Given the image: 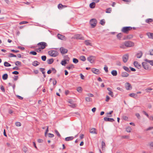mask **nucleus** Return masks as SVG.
<instances>
[{"instance_id": "obj_1", "label": "nucleus", "mask_w": 153, "mask_h": 153, "mask_svg": "<svg viewBox=\"0 0 153 153\" xmlns=\"http://www.w3.org/2000/svg\"><path fill=\"white\" fill-rule=\"evenodd\" d=\"M132 29V27L130 26L123 27L121 30V31L122 32L128 34L129 31L131 30Z\"/></svg>"}, {"instance_id": "obj_2", "label": "nucleus", "mask_w": 153, "mask_h": 153, "mask_svg": "<svg viewBox=\"0 0 153 153\" xmlns=\"http://www.w3.org/2000/svg\"><path fill=\"white\" fill-rule=\"evenodd\" d=\"M37 45L38 46H40V47H39L40 49H45L46 47L48 46V44L45 42H41L38 43Z\"/></svg>"}, {"instance_id": "obj_3", "label": "nucleus", "mask_w": 153, "mask_h": 153, "mask_svg": "<svg viewBox=\"0 0 153 153\" xmlns=\"http://www.w3.org/2000/svg\"><path fill=\"white\" fill-rule=\"evenodd\" d=\"M90 23L91 26V27L92 28H94L96 26L97 21L96 19H93L90 20Z\"/></svg>"}, {"instance_id": "obj_4", "label": "nucleus", "mask_w": 153, "mask_h": 153, "mask_svg": "<svg viewBox=\"0 0 153 153\" xmlns=\"http://www.w3.org/2000/svg\"><path fill=\"white\" fill-rule=\"evenodd\" d=\"M48 53L51 56L53 57L56 56L59 54L58 52L55 51H50L48 52Z\"/></svg>"}, {"instance_id": "obj_5", "label": "nucleus", "mask_w": 153, "mask_h": 153, "mask_svg": "<svg viewBox=\"0 0 153 153\" xmlns=\"http://www.w3.org/2000/svg\"><path fill=\"white\" fill-rule=\"evenodd\" d=\"M124 45L126 47H130L134 46V43L131 41H127L125 42Z\"/></svg>"}, {"instance_id": "obj_6", "label": "nucleus", "mask_w": 153, "mask_h": 153, "mask_svg": "<svg viewBox=\"0 0 153 153\" xmlns=\"http://www.w3.org/2000/svg\"><path fill=\"white\" fill-rule=\"evenodd\" d=\"M74 38L78 39L84 40V38L82 35L80 34H77L75 35L74 36Z\"/></svg>"}, {"instance_id": "obj_7", "label": "nucleus", "mask_w": 153, "mask_h": 153, "mask_svg": "<svg viewBox=\"0 0 153 153\" xmlns=\"http://www.w3.org/2000/svg\"><path fill=\"white\" fill-rule=\"evenodd\" d=\"M125 87L126 89L127 90H130L132 89L131 85L128 82H126L125 83Z\"/></svg>"}, {"instance_id": "obj_8", "label": "nucleus", "mask_w": 153, "mask_h": 153, "mask_svg": "<svg viewBox=\"0 0 153 153\" xmlns=\"http://www.w3.org/2000/svg\"><path fill=\"white\" fill-rule=\"evenodd\" d=\"M61 53L62 54H64L65 53H67L68 52V50L67 49L64 48L63 47H62L60 48V49Z\"/></svg>"}, {"instance_id": "obj_9", "label": "nucleus", "mask_w": 153, "mask_h": 153, "mask_svg": "<svg viewBox=\"0 0 153 153\" xmlns=\"http://www.w3.org/2000/svg\"><path fill=\"white\" fill-rule=\"evenodd\" d=\"M57 37L59 39L65 40H66V38L65 37V36H64L61 35L60 34H58Z\"/></svg>"}, {"instance_id": "obj_10", "label": "nucleus", "mask_w": 153, "mask_h": 153, "mask_svg": "<svg viewBox=\"0 0 153 153\" xmlns=\"http://www.w3.org/2000/svg\"><path fill=\"white\" fill-rule=\"evenodd\" d=\"M128 58V54H126L123 56V61L124 62H126Z\"/></svg>"}, {"instance_id": "obj_11", "label": "nucleus", "mask_w": 153, "mask_h": 153, "mask_svg": "<svg viewBox=\"0 0 153 153\" xmlns=\"http://www.w3.org/2000/svg\"><path fill=\"white\" fill-rule=\"evenodd\" d=\"M94 57L93 56H90L88 57L87 58V59L91 63H93L94 61Z\"/></svg>"}, {"instance_id": "obj_12", "label": "nucleus", "mask_w": 153, "mask_h": 153, "mask_svg": "<svg viewBox=\"0 0 153 153\" xmlns=\"http://www.w3.org/2000/svg\"><path fill=\"white\" fill-rule=\"evenodd\" d=\"M142 65L143 68L146 70H148L149 69V65L147 63L145 62H143Z\"/></svg>"}, {"instance_id": "obj_13", "label": "nucleus", "mask_w": 153, "mask_h": 153, "mask_svg": "<svg viewBox=\"0 0 153 153\" xmlns=\"http://www.w3.org/2000/svg\"><path fill=\"white\" fill-rule=\"evenodd\" d=\"M91 70L93 73L97 74H99L100 72L99 70L95 68H92Z\"/></svg>"}, {"instance_id": "obj_14", "label": "nucleus", "mask_w": 153, "mask_h": 153, "mask_svg": "<svg viewBox=\"0 0 153 153\" xmlns=\"http://www.w3.org/2000/svg\"><path fill=\"white\" fill-rule=\"evenodd\" d=\"M104 120L105 121H108L111 122H112L114 121V120L113 118H109L107 117H104Z\"/></svg>"}, {"instance_id": "obj_15", "label": "nucleus", "mask_w": 153, "mask_h": 153, "mask_svg": "<svg viewBox=\"0 0 153 153\" xmlns=\"http://www.w3.org/2000/svg\"><path fill=\"white\" fill-rule=\"evenodd\" d=\"M134 64L136 67L139 69H140L141 68V65H140L137 61L134 62Z\"/></svg>"}, {"instance_id": "obj_16", "label": "nucleus", "mask_w": 153, "mask_h": 153, "mask_svg": "<svg viewBox=\"0 0 153 153\" xmlns=\"http://www.w3.org/2000/svg\"><path fill=\"white\" fill-rule=\"evenodd\" d=\"M96 129L94 128H92L90 131V132L92 134H97V132L96 131Z\"/></svg>"}, {"instance_id": "obj_17", "label": "nucleus", "mask_w": 153, "mask_h": 153, "mask_svg": "<svg viewBox=\"0 0 153 153\" xmlns=\"http://www.w3.org/2000/svg\"><path fill=\"white\" fill-rule=\"evenodd\" d=\"M107 89L108 91H109L108 93V94L113 97L114 96V95L113 92L111 91V89L109 88H107Z\"/></svg>"}, {"instance_id": "obj_18", "label": "nucleus", "mask_w": 153, "mask_h": 153, "mask_svg": "<svg viewBox=\"0 0 153 153\" xmlns=\"http://www.w3.org/2000/svg\"><path fill=\"white\" fill-rule=\"evenodd\" d=\"M121 76L123 77H126L129 76V74L126 72H123L121 74Z\"/></svg>"}, {"instance_id": "obj_19", "label": "nucleus", "mask_w": 153, "mask_h": 153, "mask_svg": "<svg viewBox=\"0 0 153 153\" xmlns=\"http://www.w3.org/2000/svg\"><path fill=\"white\" fill-rule=\"evenodd\" d=\"M142 55L143 53L142 52L140 51L136 54V56L137 58H140L142 57Z\"/></svg>"}, {"instance_id": "obj_20", "label": "nucleus", "mask_w": 153, "mask_h": 153, "mask_svg": "<svg viewBox=\"0 0 153 153\" xmlns=\"http://www.w3.org/2000/svg\"><path fill=\"white\" fill-rule=\"evenodd\" d=\"M133 37V35L131 34H130L129 35H128L127 36L125 37L124 38V40L125 39H130L131 38H132Z\"/></svg>"}, {"instance_id": "obj_21", "label": "nucleus", "mask_w": 153, "mask_h": 153, "mask_svg": "<svg viewBox=\"0 0 153 153\" xmlns=\"http://www.w3.org/2000/svg\"><path fill=\"white\" fill-rule=\"evenodd\" d=\"M74 138L72 136L66 137L65 138V140L66 141H69L72 140Z\"/></svg>"}, {"instance_id": "obj_22", "label": "nucleus", "mask_w": 153, "mask_h": 153, "mask_svg": "<svg viewBox=\"0 0 153 153\" xmlns=\"http://www.w3.org/2000/svg\"><path fill=\"white\" fill-rule=\"evenodd\" d=\"M40 63L37 61H35L32 63V65L34 66H36L39 65Z\"/></svg>"}, {"instance_id": "obj_23", "label": "nucleus", "mask_w": 153, "mask_h": 153, "mask_svg": "<svg viewBox=\"0 0 153 153\" xmlns=\"http://www.w3.org/2000/svg\"><path fill=\"white\" fill-rule=\"evenodd\" d=\"M111 74L113 76H116L117 75V72L116 70H113L111 72Z\"/></svg>"}, {"instance_id": "obj_24", "label": "nucleus", "mask_w": 153, "mask_h": 153, "mask_svg": "<svg viewBox=\"0 0 153 153\" xmlns=\"http://www.w3.org/2000/svg\"><path fill=\"white\" fill-rule=\"evenodd\" d=\"M95 2H93L90 4L89 5L90 7L91 8H94L95 7Z\"/></svg>"}, {"instance_id": "obj_25", "label": "nucleus", "mask_w": 153, "mask_h": 153, "mask_svg": "<svg viewBox=\"0 0 153 153\" xmlns=\"http://www.w3.org/2000/svg\"><path fill=\"white\" fill-rule=\"evenodd\" d=\"M74 68V66L73 64H71L69 66L66 67V68L68 70H70L71 69H73Z\"/></svg>"}, {"instance_id": "obj_26", "label": "nucleus", "mask_w": 153, "mask_h": 153, "mask_svg": "<svg viewBox=\"0 0 153 153\" xmlns=\"http://www.w3.org/2000/svg\"><path fill=\"white\" fill-rule=\"evenodd\" d=\"M8 75L7 74H5L3 75L2 76V79L5 80L7 79L8 78Z\"/></svg>"}, {"instance_id": "obj_27", "label": "nucleus", "mask_w": 153, "mask_h": 153, "mask_svg": "<svg viewBox=\"0 0 153 153\" xmlns=\"http://www.w3.org/2000/svg\"><path fill=\"white\" fill-rule=\"evenodd\" d=\"M54 60L53 59H51L47 60V62L48 64H51L53 62Z\"/></svg>"}, {"instance_id": "obj_28", "label": "nucleus", "mask_w": 153, "mask_h": 153, "mask_svg": "<svg viewBox=\"0 0 153 153\" xmlns=\"http://www.w3.org/2000/svg\"><path fill=\"white\" fill-rule=\"evenodd\" d=\"M129 96L134 98H136L137 97V95L136 94L134 93H131L129 94Z\"/></svg>"}, {"instance_id": "obj_29", "label": "nucleus", "mask_w": 153, "mask_h": 153, "mask_svg": "<svg viewBox=\"0 0 153 153\" xmlns=\"http://www.w3.org/2000/svg\"><path fill=\"white\" fill-rule=\"evenodd\" d=\"M122 34L121 33H119L117 35V37L118 39L120 40L122 37Z\"/></svg>"}, {"instance_id": "obj_30", "label": "nucleus", "mask_w": 153, "mask_h": 153, "mask_svg": "<svg viewBox=\"0 0 153 153\" xmlns=\"http://www.w3.org/2000/svg\"><path fill=\"white\" fill-rule=\"evenodd\" d=\"M123 68L126 71L128 72H131V71L128 67L125 66H123Z\"/></svg>"}, {"instance_id": "obj_31", "label": "nucleus", "mask_w": 153, "mask_h": 153, "mask_svg": "<svg viewBox=\"0 0 153 153\" xmlns=\"http://www.w3.org/2000/svg\"><path fill=\"white\" fill-rule=\"evenodd\" d=\"M153 19H148L146 20L145 22L148 23H149L150 22L153 21Z\"/></svg>"}, {"instance_id": "obj_32", "label": "nucleus", "mask_w": 153, "mask_h": 153, "mask_svg": "<svg viewBox=\"0 0 153 153\" xmlns=\"http://www.w3.org/2000/svg\"><path fill=\"white\" fill-rule=\"evenodd\" d=\"M147 34L149 38L153 39V33H149Z\"/></svg>"}, {"instance_id": "obj_33", "label": "nucleus", "mask_w": 153, "mask_h": 153, "mask_svg": "<svg viewBox=\"0 0 153 153\" xmlns=\"http://www.w3.org/2000/svg\"><path fill=\"white\" fill-rule=\"evenodd\" d=\"M85 44L87 45H91V44L89 40H85Z\"/></svg>"}, {"instance_id": "obj_34", "label": "nucleus", "mask_w": 153, "mask_h": 153, "mask_svg": "<svg viewBox=\"0 0 153 153\" xmlns=\"http://www.w3.org/2000/svg\"><path fill=\"white\" fill-rule=\"evenodd\" d=\"M64 60L67 61L69 62V58L67 55L65 56H64Z\"/></svg>"}, {"instance_id": "obj_35", "label": "nucleus", "mask_w": 153, "mask_h": 153, "mask_svg": "<svg viewBox=\"0 0 153 153\" xmlns=\"http://www.w3.org/2000/svg\"><path fill=\"white\" fill-rule=\"evenodd\" d=\"M4 65L5 67H10L11 65L7 62H5L4 63Z\"/></svg>"}, {"instance_id": "obj_36", "label": "nucleus", "mask_w": 153, "mask_h": 153, "mask_svg": "<svg viewBox=\"0 0 153 153\" xmlns=\"http://www.w3.org/2000/svg\"><path fill=\"white\" fill-rule=\"evenodd\" d=\"M80 59L83 61H85L86 60V58L85 56H81L80 57Z\"/></svg>"}, {"instance_id": "obj_37", "label": "nucleus", "mask_w": 153, "mask_h": 153, "mask_svg": "<svg viewBox=\"0 0 153 153\" xmlns=\"http://www.w3.org/2000/svg\"><path fill=\"white\" fill-rule=\"evenodd\" d=\"M111 11V8H108L106 9V12L107 13H110Z\"/></svg>"}, {"instance_id": "obj_38", "label": "nucleus", "mask_w": 153, "mask_h": 153, "mask_svg": "<svg viewBox=\"0 0 153 153\" xmlns=\"http://www.w3.org/2000/svg\"><path fill=\"white\" fill-rule=\"evenodd\" d=\"M85 100L86 101L88 102H90L92 101V99L91 98H90L89 97H86L85 98Z\"/></svg>"}, {"instance_id": "obj_39", "label": "nucleus", "mask_w": 153, "mask_h": 153, "mask_svg": "<svg viewBox=\"0 0 153 153\" xmlns=\"http://www.w3.org/2000/svg\"><path fill=\"white\" fill-rule=\"evenodd\" d=\"M105 23V21L104 19H102L101 20L100 22V23L102 25H104Z\"/></svg>"}, {"instance_id": "obj_40", "label": "nucleus", "mask_w": 153, "mask_h": 153, "mask_svg": "<svg viewBox=\"0 0 153 153\" xmlns=\"http://www.w3.org/2000/svg\"><path fill=\"white\" fill-rule=\"evenodd\" d=\"M82 90V89L81 87H79L78 88H77V91L79 93L81 92Z\"/></svg>"}, {"instance_id": "obj_41", "label": "nucleus", "mask_w": 153, "mask_h": 153, "mask_svg": "<svg viewBox=\"0 0 153 153\" xmlns=\"http://www.w3.org/2000/svg\"><path fill=\"white\" fill-rule=\"evenodd\" d=\"M15 65L17 66H20L21 65V62H20L17 61L16 62Z\"/></svg>"}, {"instance_id": "obj_42", "label": "nucleus", "mask_w": 153, "mask_h": 153, "mask_svg": "<svg viewBox=\"0 0 153 153\" xmlns=\"http://www.w3.org/2000/svg\"><path fill=\"white\" fill-rule=\"evenodd\" d=\"M131 128L130 127H128L126 128V131L128 132H131Z\"/></svg>"}, {"instance_id": "obj_43", "label": "nucleus", "mask_w": 153, "mask_h": 153, "mask_svg": "<svg viewBox=\"0 0 153 153\" xmlns=\"http://www.w3.org/2000/svg\"><path fill=\"white\" fill-rule=\"evenodd\" d=\"M67 61L64 60L62 61L61 62V64L62 65H65L67 64Z\"/></svg>"}, {"instance_id": "obj_44", "label": "nucleus", "mask_w": 153, "mask_h": 153, "mask_svg": "<svg viewBox=\"0 0 153 153\" xmlns=\"http://www.w3.org/2000/svg\"><path fill=\"white\" fill-rule=\"evenodd\" d=\"M29 53L33 55H36L37 54V53L36 51H30Z\"/></svg>"}, {"instance_id": "obj_45", "label": "nucleus", "mask_w": 153, "mask_h": 153, "mask_svg": "<svg viewBox=\"0 0 153 153\" xmlns=\"http://www.w3.org/2000/svg\"><path fill=\"white\" fill-rule=\"evenodd\" d=\"M73 61L74 63L76 64L78 62V60L76 58H74Z\"/></svg>"}, {"instance_id": "obj_46", "label": "nucleus", "mask_w": 153, "mask_h": 153, "mask_svg": "<svg viewBox=\"0 0 153 153\" xmlns=\"http://www.w3.org/2000/svg\"><path fill=\"white\" fill-rule=\"evenodd\" d=\"M40 71L42 72L43 74H45V72L44 71L45 69L44 68H40L39 69Z\"/></svg>"}, {"instance_id": "obj_47", "label": "nucleus", "mask_w": 153, "mask_h": 153, "mask_svg": "<svg viewBox=\"0 0 153 153\" xmlns=\"http://www.w3.org/2000/svg\"><path fill=\"white\" fill-rule=\"evenodd\" d=\"M55 132L56 134L57 135L58 137H60L61 136L60 134H59V132L57 130H55Z\"/></svg>"}, {"instance_id": "obj_48", "label": "nucleus", "mask_w": 153, "mask_h": 153, "mask_svg": "<svg viewBox=\"0 0 153 153\" xmlns=\"http://www.w3.org/2000/svg\"><path fill=\"white\" fill-rule=\"evenodd\" d=\"M101 145L102 149H103V148H105V143L103 141L102 142Z\"/></svg>"}, {"instance_id": "obj_49", "label": "nucleus", "mask_w": 153, "mask_h": 153, "mask_svg": "<svg viewBox=\"0 0 153 153\" xmlns=\"http://www.w3.org/2000/svg\"><path fill=\"white\" fill-rule=\"evenodd\" d=\"M8 56L10 57H16V56L13 53H10Z\"/></svg>"}, {"instance_id": "obj_50", "label": "nucleus", "mask_w": 153, "mask_h": 153, "mask_svg": "<svg viewBox=\"0 0 153 153\" xmlns=\"http://www.w3.org/2000/svg\"><path fill=\"white\" fill-rule=\"evenodd\" d=\"M41 58L43 61H45L46 59V57L45 56H43L41 57Z\"/></svg>"}, {"instance_id": "obj_51", "label": "nucleus", "mask_w": 153, "mask_h": 153, "mask_svg": "<svg viewBox=\"0 0 153 153\" xmlns=\"http://www.w3.org/2000/svg\"><path fill=\"white\" fill-rule=\"evenodd\" d=\"M63 7V5L61 4H59L58 6V7L59 9H62Z\"/></svg>"}, {"instance_id": "obj_52", "label": "nucleus", "mask_w": 153, "mask_h": 153, "mask_svg": "<svg viewBox=\"0 0 153 153\" xmlns=\"http://www.w3.org/2000/svg\"><path fill=\"white\" fill-rule=\"evenodd\" d=\"M16 125L17 126H21V123L19 122H16Z\"/></svg>"}, {"instance_id": "obj_53", "label": "nucleus", "mask_w": 153, "mask_h": 153, "mask_svg": "<svg viewBox=\"0 0 153 153\" xmlns=\"http://www.w3.org/2000/svg\"><path fill=\"white\" fill-rule=\"evenodd\" d=\"M142 112L144 114L148 117H149L148 114L144 111H143Z\"/></svg>"}, {"instance_id": "obj_54", "label": "nucleus", "mask_w": 153, "mask_h": 153, "mask_svg": "<svg viewBox=\"0 0 153 153\" xmlns=\"http://www.w3.org/2000/svg\"><path fill=\"white\" fill-rule=\"evenodd\" d=\"M110 99V97L108 95L106 96V99L105 100V101L106 102H108L109 101V100Z\"/></svg>"}, {"instance_id": "obj_55", "label": "nucleus", "mask_w": 153, "mask_h": 153, "mask_svg": "<svg viewBox=\"0 0 153 153\" xmlns=\"http://www.w3.org/2000/svg\"><path fill=\"white\" fill-rule=\"evenodd\" d=\"M87 95L88 97H94V95L92 94H87Z\"/></svg>"}, {"instance_id": "obj_56", "label": "nucleus", "mask_w": 153, "mask_h": 153, "mask_svg": "<svg viewBox=\"0 0 153 153\" xmlns=\"http://www.w3.org/2000/svg\"><path fill=\"white\" fill-rule=\"evenodd\" d=\"M135 115L138 118V119H140V115L139 114V113H136L135 114Z\"/></svg>"}, {"instance_id": "obj_57", "label": "nucleus", "mask_w": 153, "mask_h": 153, "mask_svg": "<svg viewBox=\"0 0 153 153\" xmlns=\"http://www.w3.org/2000/svg\"><path fill=\"white\" fill-rule=\"evenodd\" d=\"M28 22L27 21H23L21 22H20L19 24L20 25H22V24H25L27 23Z\"/></svg>"}, {"instance_id": "obj_58", "label": "nucleus", "mask_w": 153, "mask_h": 153, "mask_svg": "<svg viewBox=\"0 0 153 153\" xmlns=\"http://www.w3.org/2000/svg\"><path fill=\"white\" fill-rule=\"evenodd\" d=\"M69 106L71 107H72V108H74L75 107V106H76V104L72 103L71 105H69Z\"/></svg>"}, {"instance_id": "obj_59", "label": "nucleus", "mask_w": 153, "mask_h": 153, "mask_svg": "<svg viewBox=\"0 0 153 153\" xmlns=\"http://www.w3.org/2000/svg\"><path fill=\"white\" fill-rule=\"evenodd\" d=\"M153 129V127H150L146 129V131L150 130Z\"/></svg>"}, {"instance_id": "obj_60", "label": "nucleus", "mask_w": 153, "mask_h": 153, "mask_svg": "<svg viewBox=\"0 0 153 153\" xmlns=\"http://www.w3.org/2000/svg\"><path fill=\"white\" fill-rule=\"evenodd\" d=\"M54 136V135L53 134L49 133L48 137H53Z\"/></svg>"}, {"instance_id": "obj_61", "label": "nucleus", "mask_w": 153, "mask_h": 153, "mask_svg": "<svg viewBox=\"0 0 153 153\" xmlns=\"http://www.w3.org/2000/svg\"><path fill=\"white\" fill-rule=\"evenodd\" d=\"M1 89L3 92H4L5 91L4 87L3 86H1Z\"/></svg>"}, {"instance_id": "obj_62", "label": "nucleus", "mask_w": 153, "mask_h": 153, "mask_svg": "<svg viewBox=\"0 0 153 153\" xmlns=\"http://www.w3.org/2000/svg\"><path fill=\"white\" fill-rule=\"evenodd\" d=\"M14 77H15L13 78L14 80H17L18 79V76H15Z\"/></svg>"}, {"instance_id": "obj_63", "label": "nucleus", "mask_w": 153, "mask_h": 153, "mask_svg": "<svg viewBox=\"0 0 153 153\" xmlns=\"http://www.w3.org/2000/svg\"><path fill=\"white\" fill-rule=\"evenodd\" d=\"M12 74H13L17 75L19 74V73L18 71H15L12 72Z\"/></svg>"}, {"instance_id": "obj_64", "label": "nucleus", "mask_w": 153, "mask_h": 153, "mask_svg": "<svg viewBox=\"0 0 153 153\" xmlns=\"http://www.w3.org/2000/svg\"><path fill=\"white\" fill-rule=\"evenodd\" d=\"M150 54L151 55H153V49H151L150 50Z\"/></svg>"}]
</instances>
